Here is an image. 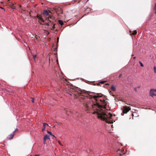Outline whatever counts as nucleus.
Masks as SVG:
<instances>
[{
  "label": "nucleus",
  "instance_id": "obj_10",
  "mask_svg": "<svg viewBox=\"0 0 156 156\" xmlns=\"http://www.w3.org/2000/svg\"><path fill=\"white\" fill-rule=\"evenodd\" d=\"M46 125L48 126V125L46 123H43L42 131H44V129L45 128V126Z\"/></svg>",
  "mask_w": 156,
  "mask_h": 156
},
{
  "label": "nucleus",
  "instance_id": "obj_27",
  "mask_svg": "<svg viewBox=\"0 0 156 156\" xmlns=\"http://www.w3.org/2000/svg\"><path fill=\"white\" fill-rule=\"evenodd\" d=\"M58 143H59V144L60 145H62V144L60 142V141H58Z\"/></svg>",
  "mask_w": 156,
  "mask_h": 156
},
{
  "label": "nucleus",
  "instance_id": "obj_35",
  "mask_svg": "<svg viewBox=\"0 0 156 156\" xmlns=\"http://www.w3.org/2000/svg\"><path fill=\"white\" fill-rule=\"evenodd\" d=\"M127 105H129V104H126ZM129 105H130V104H129Z\"/></svg>",
  "mask_w": 156,
  "mask_h": 156
},
{
  "label": "nucleus",
  "instance_id": "obj_20",
  "mask_svg": "<svg viewBox=\"0 0 156 156\" xmlns=\"http://www.w3.org/2000/svg\"><path fill=\"white\" fill-rule=\"evenodd\" d=\"M139 63H140V65L142 67H143L144 66V65H143V64H142V63L140 61L139 62Z\"/></svg>",
  "mask_w": 156,
  "mask_h": 156
},
{
  "label": "nucleus",
  "instance_id": "obj_29",
  "mask_svg": "<svg viewBox=\"0 0 156 156\" xmlns=\"http://www.w3.org/2000/svg\"><path fill=\"white\" fill-rule=\"evenodd\" d=\"M19 6L20 8H21L22 7L21 5H19Z\"/></svg>",
  "mask_w": 156,
  "mask_h": 156
},
{
  "label": "nucleus",
  "instance_id": "obj_22",
  "mask_svg": "<svg viewBox=\"0 0 156 156\" xmlns=\"http://www.w3.org/2000/svg\"><path fill=\"white\" fill-rule=\"evenodd\" d=\"M34 59H35L37 58V55H33Z\"/></svg>",
  "mask_w": 156,
  "mask_h": 156
},
{
  "label": "nucleus",
  "instance_id": "obj_25",
  "mask_svg": "<svg viewBox=\"0 0 156 156\" xmlns=\"http://www.w3.org/2000/svg\"><path fill=\"white\" fill-rule=\"evenodd\" d=\"M34 98H32V100H31V101L33 102V103H34Z\"/></svg>",
  "mask_w": 156,
  "mask_h": 156
},
{
  "label": "nucleus",
  "instance_id": "obj_11",
  "mask_svg": "<svg viewBox=\"0 0 156 156\" xmlns=\"http://www.w3.org/2000/svg\"><path fill=\"white\" fill-rule=\"evenodd\" d=\"M14 135V132H13L12 133H11L10 135H9L10 137L9 138V140L12 139Z\"/></svg>",
  "mask_w": 156,
  "mask_h": 156
},
{
  "label": "nucleus",
  "instance_id": "obj_1",
  "mask_svg": "<svg viewBox=\"0 0 156 156\" xmlns=\"http://www.w3.org/2000/svg\"><path fill=\"white\" fill-rule=\"evenodd\" d=\"M66 91L70 95H73L74 98H77L80 97V101L82 103L86 111H89L92 109L93 110H96L93 114H97L98 118L101 120L105 121L108 123L111 124L113 123L112 120H109L111 119L112 116V115L109 113L108 115H106L104 112H101L100 110L101 108H106L107 103L105 100L104 99H100L102 105H100L98 103H93L92 102L89 101L90 99L86 96V93L83 91L80 90L78 87L68 88L66 89Z\"/></svg>",
  "mask_w": 156,
  "mask_h": 156
},
{
  "label": "nucleus",
  "instance_id": "obj_8",
  "mask_svg": "<svg viewBox=\"0 0 156 156\" xmlns=\"http://www.w3.org/2000/svg\"><path fill=\"white\" fill-rule=\"evenodd\" d=\"M49 136L47 135H46L43 138V143L44 144H45L46 142V140L48 139H49Z\"/></svg>",
  "mask_w": 156,
  "mask_h": 156
},
{
  "label": "nucleus",
  "instance_id": "obj_37",
  "mask_svg": "<svg viewBox=\"0 0 156 156\" xmlns=\"http://www.w3.org/2000/svg\"><path fill=\"white\" fill-rule=\"evenodd\" d=\"M122 154H120V155H122Z\"/></svg>",
  "mask_w": 156,
  "mask_h": 156
},
{
  "label": "nucleus",
  "instance_id": "obj_30",
  "mask_svg": "<svg viewBox=\"0 0 156 156\" xmlns=\"http://www.w3.org/2000/svg\"><path fill=\"white\" fill-rule=\"evenodd\" d=\"M136 58V57H133V58L134 59H135Z\"/></svg>",
  "mask_w": 156,
  "mask_h": 156
},
{
  "label": "nucleus",
  "instance_id": "obj_12",
  "mask_svg": "<svg viewBox=\"0 0 156 156\" xmlns=\"http://www.w3.org/2000/svg\"><path fill=\"white\" fill-rule=\"evenodd\" d=\"M106 81H101V82H100L98 83H97V85H100V83L101 84H104L105 83Z\"/></svg>",
  "mask_w": 156,
  "mask_h": 156
},
{
  "label": "nucleus",
  "instance_id": "obj_6",
  "mask_svg": "<svg viewBox=\"0 0 156 156\" xmlns=\"http://www.w3.org/2000/svg\"><path fill=\"white\" fill-rule=\"evenodd\" d=\"M48 20L50 22H51L53 20H55V17L52 16H49L48 17Z\"/></svg>",
  "mask_w": 156,
  "mask_h": 156
},
{
  "label": "nucleus",
  "instance_id": "obj_23",
  "mask_svg": "<svg viewBox=\"0 0 156 156\" xmlns=\"http://www.w3.org/2000/svg\"><path fill=\"white\" fill-rule=\"evenodd\" d=\"M44 24L46 25V26H49V24L48 23H45Z\"/></svg>",
  "mask_w": 156,
  "mask_h": 156
},
{
  "label": "nucleus",
  "instance_id": "obj_26",
  "mask_svg": "<svg viewBox=\"0 0 156 156\" xmlns=\"http://www.w3.org/2000/svg\"><path fill=\"white\" fill-rule=\"evenodd\" d=\"M17 130H18V129H17V128H16V129H15V131H14L13 132H14H14H15Z\"/></svg>",
  "mask_w": 156,
  "mask_h": 156
},
{
  "label": "nucleus",
  "instance_id": "obj_17",
  "mask_svg": "<svg viewBox=\"0 0 156 156\" xmlns=\"http://www.w3.org/2000/svg\"><path fill=\"white\" fill-rule=\"evenodd\" d=\"M47 133L48 134H50V135H52V133H51V132L50 131H48V130H47Z\"/></svg>",
  "mask_w": 156,
  "mask_h": 156
},
{
  "label": "nucleus",
  "instance_id": "obj_21",
  "mask_svg": "<svg viewBox=\"0 0 156 156\" xmlns=\"http://www.w3.org/2000/svg\"><path fill=\"white\" fill-rule=\"evenodd\" d=\"M154 10L155 11V13H156V3L155 4Z\"/></svg>",
  "mask_w": 156,
  "mask_h": 156
},
{
  "label": "nucleus",
  "instance_id": "obj_7",
  "mask_svg": "<svg viewBox=\"0 0 156 156\" xmlns=\"http://www.w3.org/2000/svg\"><path fill=\"white\" fill-rule=\"evenodd\" d=\"M37 17L40 20H41L43 22H44V20L42 18L41 15H37Z\"/></svg>",
  "mask_w": 156,
  "mask_h": 156
},
{
  "label": "nucleus",
  "instance_id": "obj_19",
  "mask_svg": "<svg viewBox=\"0 0 156 156\" xmlns=\"http://www.w3.org/2000/svg\"><path fill=\"white\" fill-rule=\"evenodd\" d=\"M55 24L53 25V26H52V27L51 28V30H54L55 28Z\"/></svg>",
  "mask_w": 156,
  "mask_h": 156
},
{
  "label": "nucleus",
  "instance_id": "obj_33",
  "mask_svg": "<svg viewBox=\"0 0 156 156\" xmlns=\"http://www.w3.org/2000/svg\"><path fill=\"white\" fill-rule=\"evenodd\" d=\"M12 9H14V8L12 6Z\"/></svg>",
  "mask_w": 156,
  "mask_h": 156
},
{
  "label": "nucleus",
  "instance_id": "obj_15",
  "mask_svg": "<svg viewBox=\"0 0 156 156\" xmlns=\"http://www.w3.org/2000/svg\"><path fill=\"white\" fill-rule=\"evenodd\" d=\"M91 10V9L89 8H87L86 10H85V11L86 12H90Z\"/></svg>",
  "mask_w": 156,
  "mask_h": 156
},
{
  "label": "nucleus",
  "instance_id": "obj_28",
  "mask_svg": "<svg viewBox=\"0 0 156 156\" xmlns=\"http://www.w3.org/2000/svg\"><path fill=\"white\" fill-rule=\"evenodd\" d=\"M0 8L2 9H4V8L2 7H0Z\"/></svg>",
  "mask_w": 156,
  "mask_h": 156
},
{
  "label": "nucleus",
  "instance_id": "obj_34",
  "mask_svg": "<svg viewBox=\"0 0 156 156\" xmlns=\"http://www.w3.org/2000/svg\"><path fill=\"white\" fill-rule=\"evenodd\" d=\"M135 91H136V89H135Z\"/></svg>",
  "mask_w": 156,
  "mask_h": 156
},
{
  "label": "nucleus",
  "instance_id": "obj_31",
  "mask_svg": "<svg viewBox=\"0 0 156 156\" xmlns=\"http://www.w3.org/2000/svg\"><path fill=\"white\" fill-rule=\"evenodd\" d=\"M52 136H53V137H55V136L52 134V135H51Z\"/></svg>",
  "mask_w": 156,
  "mask_h": 156
},
{
  "label": "nucleus",
  "instance_id": "obj_18",
  "mask_svg": "<svg viewBox=\"0 0 156 156\" xmlns=\"http://www.w3.org/2000/svg\"><path fill=\"white\" fill-rule=\"evenodd\" d=\"M153 69L154 73H156V67L155 66H154L153 67Z\"/></svg>",
  "mask_w": 156,
  "mask_h": 156
},
{
  "label": "nucleus",
  "instance_id": "obj_5",
  "mask_svg": "<svg viewBox=\"0 0 156 156\" xmlns=\"http://www.w3.org/2000/svg\"><path fill=\"white\" fill-rule=\"evenodd\" d=\"M93 98L96 100H97V98H98L101 97L102 96V94L101 93L97 94L95 95L91 96Z\"/></svg>",
  "mask_w": 156,
  "mask_h": 156
},
{
  "label": "nucleus",
  "instance_id": "obj_14",
  "mask_svg": "<svg viewBox=\"0 0 156 156\" xmlns=\"http://www.w3.org/2000/svg\"><path fill=\"white\" fill-rule=\"evenodd\" d=\"M58 23L62 26V25L64 23L61 20H58Z\"/></svg>",
  "mask_w": 156,
  "mask_h": 156
},
{
  "label": "nucleus",
  "instance_id": "obj_3",
  "mask_svg": "<svg viewBox=\"0 0 156 156\" xmlns=\"http://www.w3.org/2000/svg\"><path fill=\"white\" fill-rule=\"evenodd\" d=\"M131 110L130 107L124 106L123 107V112L121 113L122 115H123L124 114L127 113L129 111Z\"/></svg>",
  "mask_w": 156,
  "mask_h": 156
},
{
  "label": "nucleus",
  "instance_id": "obj_36",
  "mask_svg": "<svg viewBox=\"0 0 156 156\" xmlns=\"http://www.w3.org/2000/svg\"><path fill=\"white\" fill-rule=\"evenodd\" d=\"M48 34H49V32L48 33Z\"/></svg>",
  "mask_w": 156,
  "mask_h": 156
},
{
  "label": "nucleus",
  "instance_id": "obj_9",
  "mask_svg": "<svg viewBox=\"0 0 156 156\" xmlns=\"http://www.w3.org/2000/svg\"><path fill=\"white\" fill-rule=\"evenodd\" d=\"M50 12L49 11H48L46 10H44V11L43 14L44 15L47 16L48 15L49 12Z\"/></svg>",
  "mask_w": 156,
  "mask_h": 156
},
{
  "label": "nucleus",
  "instance_id": "obj_2",
  "mask_svg": "<svg viewBox=\"0 0 156 156\" xmlns=\"http://www.w3.org/2000/svg\"><path fill=\"white\" fill-rule=\"evenodd\" d=\"M54 9L57 13L59 19H62L65 17L63 13V11L61 8L56 6L54 8Z\"/></svg>",
  "mask_w": 156,
  "mask_h": 156
},
{
  "label": "nucleus",
  "instance_id": "obj_13",
  "mask_svg": "<svg viewBox=\"0 0 156 156\" xmlns=\"http://www.w3.org/2000/svg\"><path fill=\"white\" fill-rule=\"evenodd\" d=\"M111 89L112 90L114 91H115L116 90L115 87L113 85L112 86Z\"/></svg>",
  "mask_w": 156,
  "mask_h": 156
},
{
  "label": "nucleus",
  "instance_id": "obj_24",
  "mask_svg": "<svg viewBox=\"0 0 156 156\" xmlns=\"http://www.w3.org/2000/svg\"><path fill=\"white\" fill-rule=\"evenodd\" d=\"M122 74H120L119 76V78H120L121 77V76H122Z\"/></svg>",
  "mask_w": 156,
  "mask_h": 156
},
{
  "label": "nucleus",
  "instance_id": "obj_32",
  "mask_svg": "<svg viewBox=\"0 0 156 156\" xmlns=\"http://www.w3.org/2000/svg\"><path fill=\"white\" fill-rule=\"evenodd\" d=\"M40 23V24H42V25H43V24L42 23Z\"/></svg>",
  "mask_w": 156,
  "mask_h": 156
},
{
  "label": "nucleus",
  "instance_id": "obj_4",
  "mask_svg": "<svg viewBox=\"0 0 156 156\" xmlns=\"http://www.w3.org/2000/svg\"><path fill=\"white\" fill-rule=\"evenodd\" d=\"M149 95L152 97L156 96V89H151L149 92Z\"/></svg>",
  "mask_w": 156,
  "mask_h": 156
},
{
  "label": "nucleus",
  "instance_id": "obj_16",
  "mask_svg": "<svg viewBox=\"0 0 156 156\" xmlns=\"http://www.w3.org/2000/svg\"><path fill=\"white\" fill-rule=\"evenodd\" d=\"M137 33V32L136 30H134L133 31V32L132 33V34L133 35H135Z\"/></svg>",
  "mask_w": 156,
  "mask_h": 156
}]
</instances>
